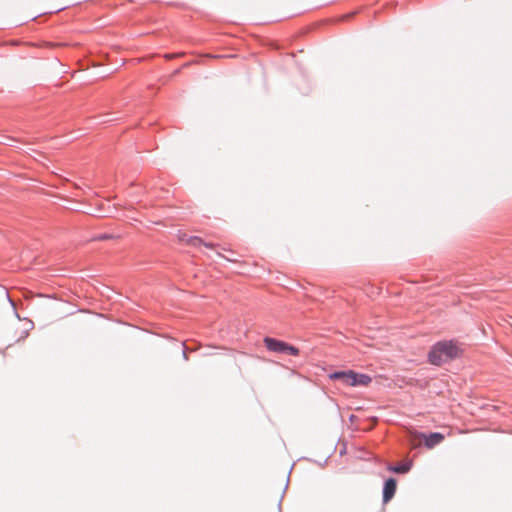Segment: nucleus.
Masks as SVG:
<instances>
[{
	"label": "nucleus",
	"mask_w": 512,
	"mask_h": 512,
	"mask_svg": "<svg viewBox=\"0 0 512 512\" xmlns=\"http://www.w3.org/2000/svg\"><path fill=\"white\" fill-rule=\"evenodd\" d=\"M411 467H412V462L411 461H407V462L399 463V464L394 465V466H390L389 470L394 472V473H397V474H405V473H408L410 471Z\"/></svg>",
	"instance_id": "0eeeda50"
},
{
	"label": "nucleus",
	"mask_w": 512,
	"mask_h": 512,
	"mask_svg": "<svg viewBox=\"0 0 512 512\" xmlns=\"http://www.w3.org/2000/svg\"><path fill=\"white\" fill-rule=\"evenodd\" d=\"M419 435L424 439V444L429 449L434 448L445 439V436L440 432H431L429 434L420 433Z\"/></svg>",
	"instance_id": "20e7f679"
},
{
	"label": "nucleus",
	"mask_w": 512,
	"mask_h": 512,
	"mask_svg": "<svg viewBox=\"0 0 512 512\" xmlns=\"http://www.w3.org/2000/svg\"><path fill=\"white\" fill-rule=\"evenodd\" d=\"M7 297H8V300H9L10 304L14 307V303H13V301L11 300V298L9 297V295H8Z\"/></svg>",
	"instance_id": "f8f14e48"
},
{
	"label": "nucleus",
	"mask_w": 512,
	"mask_h": 512,
	"mask_svg": "<svg viewBox=\"0 0 512 512\" xmlns=\"http://www.w3.org/2000/svg\"><path fill=\"white\" fill-rule=\"evenodd\" d=\"M352 372L353 370L334 371L329 374V378L334 381H340L344 385H349Z\"/></svg>",
	"instance_id": "423d86ee"
},
{
	"label": "nucleus",
	"mask_w": 512,
	"mask_h": 512,
	"mask_svg": "<svg viewBox=\"0 0 512 512\" xmlns=\"http://www.w3.org/2000/svg\"><path fill=\"white\" fill-rule=\"evenodd\" d=\"M113 237L114 236L112 234L103 233V234H100V235L96 236L94 238V240L104 241V240L112 239Z\"/></svg>",
	"instance_id": "1a4fd4ad"
},
{
	"label": "nucleus",
	"mask_w": 512,
	"mask_h": 512,
	"mask_svg": "<svg viewBox=\"0 0 512 512\" xmlns=\"http://www.w3.org/2000/svg\"><path fill=\"white\" fill-rule=\"evenodd\" d=\"M372 381V378L368 374L359 373L353 371L351 373V379L349 385L351 387L367 386Z\"/></svg>",
	"instance_id": "39448f33"
},
{
	"label": "nucleus",
	"mask_w": 512,
	"mask_h": 512,
	"mask_svg": "<svg viewBox=\"0 0 512 512\" xmlns=\"http://www.w3.org/2000/svg\"><path fill=\"white\" fill-rule=\"evenodd\" d=\"M263 342L267 350L270 352L292 356H298L300 353V350L296 346L277 338L266 336L264 337Z\"/></svg>",
	"instance_id": "f03ea898"
},
{
	"label": "nucleus",
	"mask_w": 512,
	"mask_h": 512,
	"mask_svg": "<svg viewBox=\"0 0 512 512\" xmlns=\"http://www.w3.org/2000/svg\"><path fill=\"white\" fill-rule=\"evenodd\" d=\"M188 244L191 246H194V247H200L202 245H204L206 247H212L211 244L205 243L200 237H197V236H191L188 239Z\"/></svg>",
	"instance_id": "6e6552de"
},
{
	"label": "nucleus",
	"mask_w": 512,
	"mask_h": 512,
	"mask_svg": "<svg viewBox=\"0 0 512 512\" xmlns=\"http://www.w3.org/2000/svg\"><path fill=\"white\" fill-rule=\"evenodd\" d=\"M183 346H184V350H183V358H184L185 360H188L187 350H186V346H185V344H184V343H183Z\"/></svg>",
	"instance_id": "9d476101"
},
{
	"label": "nucleus",
	"mask_w": 512,
	"mask_h": 512,
	"mask_svg": "<svg viewBox=\"0 0 512 512\" xmlns=\"http://www.w3.org/2000/svg\"><path fill=\"white\" fill-rule=\"evenodd\" d=\"M463 350L456 340H441L436 342L430 348L428 361L435 366H441L459 358Z\"/></svg>",
	"instance_id": "f257e3e1"
},
{
	"label": "nucleus",
	"mask_w": 512,
	"mask_h": 512,
	"mask_svg": "<svg viewBox=\"0 0 512 512\" xmlns=\"http://www.w3.org/2000/svg\"><path fill=\"white\" fill-rule=\"evenodd\" d=\"M354 14H355V12H353V13H351V14H347V15H345V17H344V18H345V19H348V18L352 17Z\"/></svg>",
	"instance_id": "9b49d317"
},
{
	"label": "nucleus",
	"mask_w": 512,
	"mask_h": 512,
	"mask_svg": "<svg viewBox=\"0 0 512 512\" xmlns=\"http://www.w3.org/2000/svg\"><path fill=\"white\" fill-rule=\"evenodd\" d=\"M397 488V481L395 478L390 477L384 481L382 500L383 503H388L395 495Z\"/></svg>",
	"instance_id": "7ed1b4c3"
}]
</instances>
